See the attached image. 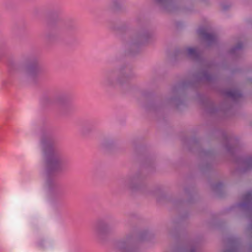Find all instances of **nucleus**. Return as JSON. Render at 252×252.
<instances>
[{
  "mask_svg": "<svg viewBox=\"0 0 252 252\" xmlns=\"http://www.w3.org/2000/svg\"><path fill=\"white\" fill-rule=\"evenodd\" d=\"M199 33L200 34L203 35V36H204L206 38H209V37H210V35L207 34L206 33V31H205L201 30H200L199 31Z\"/></svg>",
  "mask_w": 252,
  "mask_h": 252,
  "instance_id": "f257e3e1",
  "label": "nucleus"
},
{
  "mask_svg": "<svg viewBox=\"0 0 252 252\" xmlns=\"http://www.w3.org/2000/svg\"><path fill=\"white\" fill-rule=\"evenodd\" d=\"M49 164L51 166L54 168L56 166V165L57 164V161L55 159L52 160L50 161Z\"/></svg>",
  "mask_w": 252,
  "mask_h": 252,
  "instance_id": "f03ea898",
  "label": "nucleus"
},
{
  "mask_svg": "<svg viewBox=\"0 0 252 252\" xmlns=\"http://www.w3.org/2000/svg\"><path fill=\"white\" fill-rule=\"evenodd\" d=\"M195 49L194 48H190L188 49V52L190 55H193L195 53Z\"/></svg>",
  "mask_w": 252,
  "mask_h": 252,
  "instance_id": "7ed1b4c3",
  "label": "nucleus"
},
{
  "mask_svg": "<svg viewBox=\"0 0 252 252\" xmlns=\"http://www.w3.org/2000/svg\"><path fill=\"white\" fill-rule=\"evenodd\" d=\"M47 149H48V150L49 151H51V147H50V146H48V147H47Z\"/></svg>",
  "mask_w": 252,
  "mask_h": 252,
  "instance_id": "20e7f679",
  "label": "nucleus"
}]
</instances>
